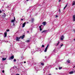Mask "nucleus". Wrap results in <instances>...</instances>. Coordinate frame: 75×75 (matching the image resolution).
I'll list each match as a JSON object with an SVG mask.
<instances>
[{
  "label": "nucleus",
  "instance_id": "nucleus-36",
  "mask_svg": "<svg viewBox=\"0 0 75 75\" xmlns=\"http://www.w3.org/2000/svg\"><path fill=\"white\" fill-rule=\"evenodd\" d=\"M34 64H35V65H36V64H37V63H35V62H34Z\"/></svg>",
  "mask_w": 75,
  "mask_h": 75
},
{
  "label": "nucleus",
  "instance_id": "nucleus-46",
  "mask_svg": "<svg viewBox=\"0 0 75 75\" xmlns=\"http://www.w3.org/2000/svg\"><path fill=\"white\" fill-rule=\"evenodd\" d=\"M2 11H1L0 10V13H1Z\"/></svg>",
  "mask_w": 75,
  "mask_h": 75
},
{
  "label": "nucleus",
  "instance_id": "nucleus-13",
  "mask_svg": "<svg viewBox=\"0 0 75 75\" xmlns=\"http://www.w3.org/2000/svg\"><path fill=\"white\" fill-rule=\"evenodd\" d=\"M31 21L32 23H34V18H32L31 19Z\"/></svg>",
  "mask_w": 75,
  "mask_h": 75
},
{
  "label": "nucleus",
  "instance_id": "nucleus-47",
  "mask_svg": "<svg viewBox=\"0 0 75 75\" xmlns=\"http://www.w3.org/2000/svg\"><path fill=\"white\" fill-rule=\"evenodd\" d=\"M22 72H23V74H24V72L23 71Z\"/></svg>",
  "mask_w": 75,
  "mask_h": 75
},
{
  "label": "nucleus",
  "instance_id": "nucleus-39",
  "mask_svg": "<svg viewBox=\"0 0 75 75\" xmlns=\"http://www.w3.org/2000/svg\"><path fill=\"white\" fill-rule=\"evenodd\" d=\"M41 27L40 26H39V28H40H40H41Z\"/></svg>",
  "mask_w": 75,
  "mask_h": 75
},
{
  "label": "nucleus",
  "instance_id": "nucleus-48",
  "mask_svg": "<svg viewBox=\"0 0 75 75\" xmlns=\"http://www.w3.org/2000/svg\"><path fill=\"white\" fill-rule=\"evenodd\" d=\"M39 51H41V49H39Z\"/></svg>",
  "mask_w": 75,
  "mask_h": 75
},
{
  "label": "nucleus",
  "instance_id": "nucleus-62",
  "mask_svg": "<svg viewBox=\"0 0 75 75\" xmlns=\"http://www.w3.org/2000/svg\"><path fill=\"white\" fill-rule=\"evenodd\" d=\"M9 43H11L10 42H9Z\"/></svg>",
  "mask_w": 75,
  "mask_h": 75
},
{
  "label": "nucleus",
  "instance_id": "nucleus-21",
  "mask_svg": "<svg viewBox=\"0 0 75 75\" xmlns=\"http://www.w3.org/2000/svg\"><path fill=\"white\" fill-rule=\"evenodd\" d=\"M6 16V14L2 15V17H5Z\"/></svg>",
  "mask_w": 75,
  "mask_h": 75
},
{
  "label": "nucleus",
  "instance_id": "nucleus-22",
  "mask_svg": "<svg viewBox=\"0 0 75 75\" xmlns=\"http://www.w3.org/2000/svg\"><path fill=\"white\" fill-rule=\"evenodd\" d=\"M6 58H2V60L3 61H5V60H6Z\"/></svg>",
  "mask_w": 75,
  "mask_h": 75
},
{
  "label": "nucleus",
  "instance_id": "nucleus-8",
  "mask_svg": "<svg viewBox=\"0 0 75 75\" xmlns=\"http://www.w3.org/2000/svg\"><path fill=\"white\" fill-rule=\"evenodd\" d=\"M26 23V22H25L23 24V26H22L23 28L24 27H25V25Z\"/></svg>",
  "mask_w": 75,
  "mask_h": 75
},
{
  "label": "nucleus",
  "instance_id": "nucleus-32",
  "mask_svg": "<svg viewBox=\"0 0 75 75\" xmlns=\"http://www.w3.org/2000/svg\"><path fill=\"white\" fill-rule=\"evenodd\" d=\"M2 72L3 73H4V70H3Z\"/></svg>",
  "mask_w": 75,
  "mask_h": 75
},
{
  "label": "nucleus",
  "instance_id": "nucleus-26",
  "mask_svg": "<svg viewBox=\"0 0 75 75\" xmlns=\"http://www.w3.org/2000/svg\"><path fill=\"white\" fill-rule=\"evenodd\" d=\"M44 47H45V46L44 45H42V48H44Z\"/></svg>",
  "mask_w": 75,
  "mask_h": 75
},
{
  "label": "nucleus",
  "instance_id": "nucleus-53",
  "mask_svg": "<svg viewBox=\"0 0 75 75\" xmlns=\"http://www.w3.org/2000/svg\"><path fill=\"white\" fill-rule=\"evenodd\" d=\"M43 61H45V60L43 59Z\"/></svg>",
  "mask_w": 75,
  "mask_h": 75
},
{
  "label": "nucleus",
  "instance_id": "nucleus-56",
  "mask_svg": "<svg viewBox=\"0 0 75 75\" xmlns=\"http://www.w3.org/2000/svg\"><path fill=\"white\" fill-rule=\"evenodd\" d=\"M28 11V9H27V11Z\"/></svg>",
  "mask_w": 75,
  "mask_h": 75
},
{
  "label": "nucleus",
  "instance_id": "nucleus-37",
  "mask_svg": "<svg viewBox=\"0 0 75 75\" xmlns=\"http://www.w3.org/2000/svg\"><path fill=\"white\" fill-rule=\"evenodd\" d=\"M34 52H34L32 51V54H33V53H34Z\"/></svg>",
  "mask_w": 75,
  "mask_h": 75
},
{
  "label": "nucleus",
  "instance_id": "nucleus-40",
  "mask_svg": "<svg viewBox=\"0 0 75 75\" xmlns=\"http://www.w3.org/2000/svg\"><path fill=\"white\" fill-rule=\"evenodd\" d=\"M59 13H61V11H60V9H59Z\"/></svg>",
  "mask_w": 75,
  "mask_h": 75
},
{
  "label": "nucleus",
  "instance_id": "nucleus-2",
  "mask_svg": "<svg viewBox=\"0 0 75 75\" xmlns=\"http://www.w3.org/2000/svg\"><path fill=\"white\" fill-rule=\"evenodd\" d=\"M49 45V44H48V45H47V46L46 47V48H45V50H44V52H47V49H48V47Z\"/></svg>",
  "mask_w": 75,
  "mask_h": 75
},
{
  "label": "nucleus",
  "instance_id": "nucleus-7",
  "mask_svg": "<svg viewBox=\"0 0 75 75\" xmlns=\"http://www.w3.org/2000/svg\"><path fill=\"white\" fill-rule=\"evenodd\" d=\"M20 38H18L17 37H16V40L17 41H20Z\"/></svg>",
  "mask_w": 75,
  "mask_h": 75
},
{
  "label": "nucleus",
  "instance_id": "nucleus-31",
  "mask_svg": "<svg viewBox=\"0 0 75 75\" xmlns=\"http://www.w3.org/2000/svg\"><path fill=\"white\" fill-rule=\"evenodd\" d=\"M6 8H9V6H8L7 7H6Z\"/></svg>",
  "mask_w": 75,
  "mask_h": 75
},
{
  "label": "nucleus",
  "instance_id": "nucleus-12",
  "mask_svg": "<svg viewBox=\"0 0 75 75\" xmlns=\"http://www.w3.org/2000/svg\"><path fill=\"white\" fill-rule=\"evenodd\" d=\"M4 37H7V32H6L4 33Z\"/></svg>",
  "mask_w": 75,
  "mask_h": 75
},
{
  "label": "nucleus",
  "instance_id": "nucleus-41",
  "mask_svg": "<svg viewBox=\"0 0 75 75\" xmlns=\"http://www.w3.org/2000/svg\"><path fill=\"white\" fill-rule=\"evenodd\" d=\"M13 26H14V25H15V24H14V23H13Z\"/></svg>",
  "mask_w": 75,
  "mask_h": 75
},
{
  "label": "nucleus",
  "instance_id": "nucleus-6",
  "mask_svg": "<svg viewBox=\"0 0 75 75\" xmlns=\"http://www.w3.org/2000/svg\"><path fill=\"white\" fill-rule=\"evenodd\" d=\"M75 71H71L69 73V74H74V73H75Z\"/></svg>",
  "mask_w": 75,
  "mask_h": 75
},
{
  "label": "nucleus",
  "instance_id": "nucleus-4",
  "mask_svg": "<svg viewBox=\"0 0 75 75\" xmlns=\"http://www.w3.org/2000/svg\"><path fill=\"white\" fill-rule=\"evenodd\" d=\"M73 20L74 21H75V15H74L73 16Z\"/></svg>",
  "mask_w": 75,
  "mask_h": 75
},
{
  "label": "nucleus",
  "instance_id": "nucleus-44",
  "mask_svg": "<svg viewBox=\"0 0 75 75\" xmlns=\"http://www.w3.org/2000/svg\"><path fill=\"white\" fill-rule=\"evenodd\" d=\"M16 75H20V74H17Z\"/></svg>",
  "mask_w": 75,
  "mask_h": 75
},
{
  "label": "nucleus",
  "instance_id": "nucleus-55",
  "mask_svg": "<svg viewBox=\"0 0 75 75\" xmlns=\"http://www.w3.org/2000/svg\"><path fill=\"white\" fill-rule=\"evenodd\" d=\"M27 23H28V22H27Z\"/></svg>",
  "mask_w": 75,
  "mask_h": 75
},
{
  "label": "nucleus",
  "instance_id": "nucleus-64",
  "mask_svg": "<svg viewBox=\"0 0 75 75\" xmlns=\"http://www.w3.org/2000/svg\"><path fill=\"white\" fill-rule=\"evenodd\" d=\"M5 42H7V41H5Z\"/></svg>",
  "mask_w": 75,
  "mask_h": 75
},
{
  "label": "nucleus",
  "instance_id": "nucleus-60",
  "mask_svg": "<svg viewBox=\"0 0 75 75\" xmlns=\"http://www.w3.org/2000/svg\"><path fill=\"white\" fill-rule=\"evenodd\" d=\"M3 53L1 52V54H3Z\"/></svg>",
  "mask_w": 75,
  "mask_h": 75
},
{
  "label": "nucleus",
  "instance_id": "nucleus-16",
  "mask_svg": "<svg viewBox=\"0 0 75 75\" xmlns=\"http://www.w3.org/2000/svg\"><path fill=\"white\" fill-rule=\"evenodd\" d=\"M59 44V41H58V43L57 44H56V46H57V45H58V44Z\"/></svg>",
  "mask_w": 75,
  "mask_h": 75
},
{
  "label": "nucleus",
  "instance_id": "nucleus-57",
  "mask_svg": "<svg viewBox=\"0 0 75 75\" xmlns=\"http://www.w3.org/2000/svg\"><path fill=\"white\" fill-rule=\"evenodd\" d=\"M45 58H47V56H46L45 57Z\"/></svg>",
  "mask_w": 75,
  "mask_h": 75
},
{
  "label": "nucleus",
  "instance_id": "nucleus-38",
  "mask_svg": "<svg viewBox=\"0 0 75 75\" xmlns=\"http://www.w3.org/2000/svg\"><path fill=\"white\" fill-rule=\"evenodd\" d=\"M58 15H56V18H57V17H58Z\"/></svg>",
  "mask_w": 75,
  "mask_h": 75
},
{
  "label": "nucleus",
  "instance_id": "nucleus-5",
  "mask_svg": "<svg viewBox=\"0 0 75 75\" xmlns=\"http://www.w3.org/2000/svg\"><path fill=\"white\" fill-rule=\"evenodd\" d=\"M14 20H12L11 22L12 23H14V21H16V18H15V17H14Z\"/></svg>",
  "mask_w": 75,
  "mask_h": 75
},
{
  "label": "nucleus",
  "instance_id": "nucleus-58",
  "mask_svg": "<svg viewBox=\"0 0 75 75\" xmlns=\"http://www.w3.org/2000/svg\"><path fill=\"white\" fill-rule=\"evenodd\" d=\"M74 41H75V38L74 39Z\"/></svg>",
  "mask_w": 75,
  "mask_h": 75
},
{
  "label": "nucleus",
  "instance_id": "nucleus-27",
  "mask_svg": "<svg viewBox=\"0 0 75 75\" xmlns=\"http://www.w3.org/2000/svg\"><path fill=\"white\" fill-rule=\"evenodd\" d=\"M6 31H7V32H8V31H10V30H8V29Z\"/></svg>",
  "mask_w": 75,
  "mask_h": 75
},
{
  "label": "nucleus",
  "instance_id": "nucleus-25",
  "mask_svg": "<svg viewBox=\"0 0 75 75\" xmlns=\"http://www.w3.org/2000/svg\"><path fill=\"white\" fill-rule=\"evenodd\" d=\"M41 65H42V66L44 65V63H41Z\"/></svg>",
  "mask_w": 75,
  "mask_h": 75
},
{
  "label": "nucleus",
  "instance_id": "nucleus-14",
  "mask_svg": "<svg viewBox=\"0 0 75 75\" xmlns=\"http://www.w3.org/2000/svg\"><path fill=\"white\" fill-rule=\"evenodd\" d=\"M10 59H14V56H12L11 57V58H10Z\"/></svg>",
  "mask_w": 75,
  "mask_h": 75
},
{
  "label": "nucleus",
  "instance_id": "nucleus-51",
  "mask_svg": "<svg viewBox=\"0 0 75 75\" xmlns=\"http://www.w3.org/2000/svg\"><path fill=\"white\" fill-rule=\"evenodd\" d=\"M75 68V66H74L73 67V68Z\"/></svg>",
  "mask_w": 75,
  "mask_h": 75
},
{
  "label": "nucleus",
  "instance_id": "nucleus-10",
  "mask_svg": "<svg viewBox=\"0 0 75 75\" xmlns=\"http://www.w3.org/2000/svg\"><path fill=\"white\" fill-rule=\"evenodd\" d=\"M64 35H62L61 38L60 40H64Z\"/></svg>",
  "mask_w": 75,
  "mask_h": 75
},
{
  "label": "nucleus",
  "instance_id": "nucleus-29",
  "mask_svg": "<svg viewBox=\"0 0 75 75\" xmlns=\"http://www.w3.org/2000/svg\"><path fill=\"white\" fill-rule=\"evenodd\" d=\"M63 45H64V44H62L61 45V46H60L61 47H62V46H63Z\"/></svg>",
  "mask_w": 75,
  "mask_h": 75
},
{
  "label": "nucleus",
  "instance_id": "nucleus-15",
  "mask_svg": "<svg viewBox=\"0 0 75 75\" xmlns=\"http://www.w3.org/2000/svg\"><path fill=\"white\" fill-rule=\"evenodd\" d=\"M46 22H43V23H42V24H43V25H45L46 24L45 23H46Z\"/></svg>",
  "mask_w": 75,
  "mask_h": 75
},
{
  "label": "nucleus",
  "instance_id": "nucleus-50",
  "mask_svg": "<svg viewBox=\"0 0 75 75\" xmlns=\"http://www.w3.org/2000/svg\"><path fill=\"white\" fill-rule=\"evenodd\" d=\"M65 8H66V7H65V6L64 7V9H65Z\"/></svg>",
  "mask_w": 75,
  "mask_h": 75
},
{
  "label": "nucleus",
  "instance_id": "nucleus-61",
  "mask_svg": "<svg viewBox=\"0 0 75 75\" xmlns=\"http://www.w3.org/2000/svg\"><path fill=\"white\" fill-rule=\"evenodd\" d=\"M4 14H5V13H4Z\"/></svg>",
  "mask_w": 75,
  "mask_h": 75
},
{
  "label": "nucleus",
  "instance_id": "nucleus-17",
  "mask_svg": "<svg viewBox=\"0 0 75 75\" xmlns=\"http://www.w3.org/2000/svg\"><path fill=\"white\" fill-rule=\"evenodd\" d=\"M47 30H43L42 32V33H45V32H47Z\"/></svg>",
  "mask_w": 75,
  "mask_h": 75
},
{
  "label": "nucleus",
  "instance_id": "nucleus-28",
  "mask_svg": "<svg viewBox=\"0 0 75 75\" xmlns=\"http://www.w3.org/2000/svg\"><path fill=\"white\" fill-rule=\"evenodd\" d=\"M59 69H62V67H59Z\"/></svg>",
  "mask_w": 75,
  "mask_h": 75
},
{
  "label": "nucleus",
  "instance_id": "nucleus-11",
  "mask_svg": "<svg viewBox=\"0 0 75 75\" xmlns=\"http://www.w3.org/2000/svg\"><path fill=\"white\" fill-rule=\"evenodd\" d=\"M21 46L22 47H25V45H24V43H23V44L22 43L21 44Z\"/></svg>",
  "mask_w": 75,
  "mask_h": 75
},
{
  "label": "nucleus",
  "instance_id": "nucleus-49",
  "mask_svg": "<svg viewBox=\"0 0 75 75\" xmlns=\"http://www.w3.org/2000/svg\"><path fill=\"white\" fill-rule=\"evenodd\" d=\"M31 31H33V28H31Z\"/></svg>",
  "mask_w": 75,
  "mask_h": 75
},
{
  "label": "nucleus",
  "instance_id": "nucleus-3",
  "mask_svg": "<svg viewBox=\"0 0 75 75\" xmlns=\"http://www.w3.org/2000/svg\"><path fill=\"white\" fill-rule=\"evenodd\" d=\"M25 37V35H23V36H21L20 37V38H21V39H24V38Z\"/></svg>",
  "mask_w": 75,
  "mask_h": 75
},
{
  "label": "nucleus",
  "instance_id": "nucleus-43",
  "mask_svg": "<svg viewBox=\"0 0 75 75\" xmlns=\"http://www.w3.org/2000/svg\"><path fill=\"white\" fill-rule=\"evenodd\" d=\"M24 63L25 64V63H26V62H24Z\"/></svg>",
  "mask_w": 75,
  "mask_h": 75
},
{
  "label": "nucleus",
  "instance_id": "nucleus-52",
  "mask_svg": "<svg viewBox=\"0 0 75 75\" xmlns=\"http://www.w3.org/2000/svg\"><path fill=\"white\" fill-rule=\"evenodd\" d=\"M27 33H29V31H27Z\"/></svg>",
  "mask_w": 75,
  "mask_h": 75
},
{
  "label": "nucleus",
  "instance_id": "nucleus-33",
  "mask_svg": "<svg viewBox=\"0 0 75 75\" xmlns=\"http://www.w3.org/2000/svg\"><path fill=\"white\" fill-rule=\"evenodd\" d=\"M68 4H67L65 6L66 7H67V5Z\"/></svg>",
  "mask_w": 75,
  "mask_h": 75
},
{
  "label": "nucleus",
  "instance_id": "nucleus-24",
  "mask_svg": "<svg viewBox=\"0 0 75 75\" xmlns=\"http://www.w3.org/2000/svg\"><path fill=\"white\" fill-rule=\"evenodd\" d=\"M21 58L22 59H23V58H24V57H23V56H21Z\"/></svg>",
  "mask_w": 75,
  "mask_h": 75
},
{
  "label": "nucleus",
  "instance_id": "nucleus-54",
  "mask_svg": "<svg viewBox=\"0 0 75 75\" xmlns=\"http://www.w3.org/2000/svg\"><path fill=\"white\" fill-rule=\"evenodd\" d=\"M56 69L57 70V69H57V68H56Z\"/></svg>",
  "mask_w": 75,
  "mask_h": 75
},
{
  "label": "nucleus",
  "instance_id": "nucleus-42",
  "mask_svg": "<svg viewBox=\"0 0 75 75\" xmlns=\"http://www.w3.org/2000/svg\"><path fill=\"white\" fill-rule=\"evenodd\" d=\"M30 8H28V10H30Z\"/></svg>",
  "mask_w": 75,
  "mask_h": 75
},
{
  "label": "nucleus",
  "instance_id": "nucleus-30",
  "mask_svg": "<svg viewBox=\"0 0 75 75\" xmlns=\"http://www.w3.org/2000/svg\"><path fill=\"white\" fill-rule=\"evenodd\" d=\"M13 61L14 62H16V59H14Z\"/></svg>",
  "mask_w": 75,
  "mask_h": 75
},
{
  "label": "nucleus",
  "instance_id": "nucleus-1",
  "mask_svg": "<svg viewBox=\"0 0 75 75\" xmlns=\"http://www.w3.org/2000/svg\"><path fill=\"white\" fill-rule=\"evenodd\" d=\"M33 58H32V59H28L27 62H28V65H30V64L31 63V62L33 61Z\"/></svg>",
  "mask_w": 75,
  "mask_h": 75
},
{
  "label": "nucleus",
  "instance_id": "nucleus-59",
  "mask_svg": "<svg viewBox=\"0 0 75 75\" xmlns=\"http://www.w3.org/2000/svg\"><path fill=\"white\" fill-rule=\"evenodd\" d=\"M31 7H29V8H31Z\"/></svg>",
  "mask_w": 75,
  "mask_h": 75
},
{
  "label": "nucleus",
  "instance_id": "nucleus-63",
  "mask_svg": "<svg viewBox=\"0 0 75 75\" xmlns=\"http://www.w3.org/2000/svg\"><path fill=\"white\" fill-rule=\"evenodd\" d=\"M27 1H28V0H27Z\"/></svg>",
  "mask_w": 75,
  "mask_h": 75
},
{
  "label": "nucleus",
  "instance_id": "nucleus-45",
  "mask_svg": "<svg viewBox=\"0 0 75 75\" xmlns=\"http://www.w3.org/2000/svg\"><path fill=\"white\" fill-rule=\"evenodd\" d=\"M21 21H23V19H21Z\"/></svg>",
  "mask_w": 75,
  "mask_h": 75
},
{
  "label": "nucleus",
  "instance_id": "nucleus-9",
  "mask_svg": "<svg viewBox=\"0 0 75 75\" xmlns=\"http://www.w3.org/2000/svg\"><path fill=\"white\" fill-rule=\"evenodd\" d=\"M0 68H1V69H3L4 67H3V64H1V66H0Z\"/></svg>",
  "mask_w": 75,
  "mask_h": 75
},
{
  "label": "nucleus",
  "instance_id": "nucleus-20",
  "mask_svg": "<svg viewBox=\"0 0 75 75\" xmlns=\"http://www.w3.org/2000/svg\"><path fill=\"white\" fill-rule=\"evenodd\" d=\"M30 41L29 40H27L25 41V42H30Z\"/></svg>",
  "mask_w": 75,
  "mask_h": 75
},
{
  "label": "nucleus",
  "instance_id": "nucleus-34",
  "mask_svg": "<svg viewBox=\"0 0 75 75\" xmlns=\"http://www.w3.org/2000/svg\"><path fill=\"white\" fill-rule=\"evenodd\" d=\"M61 1V0H59V2H60Z\"/></svg>",
  "mask_w": 75,
  "mask_h": 75
},
{
  "label": "nucleus",
  "instance_id": "nucleus-19",
  "mask_svg": "<svg viewBox=\"0 0 75 75\" xmlns=\"http://www.w3.org/2000/svg\"><path fill=\"white\" fill-rule=\"evenodd\" d=\"M67 63H70V60L69 59L67 60Z\"/></svg>",
  "mask_w": 75,
  "mask_h": 75
},
{
  "label": "nucleus",
  "instance_id": "nucleus-18",
  "mask_svg": "<svg viewBox=\"0 0 75 75\" xmlns=\"http://www.w3.org/2000/svg\"><path fill=\"white\" fill-rule=\"evenodd\" d=\"M13 69H10L11 72H12L13 71Z\"/></svg>",
  "mask_w": 75,
  "mask_h": 75
},
{
  "label": "nucleus",
  "instance_id": "nucleus-35",
  "mask_svg": "<svg viewBox=\"0 0 75 75\" xmlns=\"http://www.w3.org/2000/svg\"><path fill=\"white\" fill-rule=\"evenodd\" d=\"M40 31H42V28H40Z\"/></svg>",
  "mask_w": 75,
  "mask_h": 75
},
{
  "label": "nucleus",
  "instance_id": "nucleus-23",
  "mask_svg": "<svg viewBox=\"0 0 75 75\" xmlns=\"http://www.w3.org/2000/svg\"><path fill=\"white\" fill-rule=\"evenodd\" d=\"M51 67H52L51 66H47V67H48V68H51Z\"/></svg>",
  "mask_w": 75,
  "mask_h": 75
}]
</instances>
